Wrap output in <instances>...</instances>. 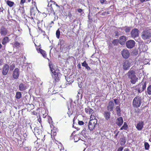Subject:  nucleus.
<instances>
[{
    "label": "nucleus",
    "instance_id": "f257e3e1",
    "mask_svg": "<svg viewBox=\"0 0 151 151\" xmlns=\"http://www.w3.org/2000/svg\"><path fill=\"white\" fill-rule=\"evenodd\" d=\"M47 59L48 60L49 65L52 77L56 81H58L60 80L62 75L58 70H56L55 66L52 63L51 61L48 59Z\"/></svg>",
    "mask_w": 151,
    "mask_h": 151
},
{
    "label": "nucleus",
    "instance_id": "f03ea898",
    "mask_svg": "<svg viewBox=\"0 0 151 151\" xmlns=\"http://www.w3.org/2000/svg\"><path fill=\"white\" fill-rule=\"evenodd\" d=\"M128 78L130 82L133 84H135L138 81V78L136 75L135 72L133 70H130L127 73Z\"/></svg>",
    "mask_w": 151,
    "mask_h": 151
},
{
    "label": "nucleus",
    "instance_id": "7ed1b4c3",
    "mask_svg": "<svg viewBox=\"0 0 151 151\" xmlns=\"http://www.w3.org/2000/svg\"><path fill=\"white\" fill-rule=\"evenodd\" d=\"M99 124L96 119L91 120L88 124V127L90 131L93 129L97 130H99Z\"/></svg>",
    "mask_w": 151,
    "mask_h": 151
},
{
    "label": "nucleus",
    "instance_id": "20e7f679",
    "mask_svg": "<svg viewBox=\"0 0 151 151\" xmlns=\"http://www.w3.org/2000/svg\"><path fill=\"white\" fill-rule=\"evenodd\" d=\"M146 82L142 81L135 86L134 90L138 93V94L139 95V93H142L146 89Z\"/></svg>",
    "mask_w": 151,
    "mask_h": 151
},
{
    "label": "nucleus",
    "instance_id": "39448f33",
    "mask_svg": "<svg viewBox=\"0 0 151 151\" xmlns=\"http://www.w3.org/2000/svg\"><path fill=\"white\" fill-rule=\"evenodd\" d=\"M141 96H137L132 101V106L134 108H138L141 105L142 101Z\"/></svg>",
    "mask_w": 151,
    "mask_h": 151
},
{
    "label": "nucleus",
    "instance_id": "423d86ee",
    "mask_svg": "<svg viewBox=\"0 0 151 151\" xmlns=\"http://www.w3.org/2000/svg\"><path fill=\"white\" fill-rule=\"evenodd\" d=\"M32 132H33L36 137L38 139H40L42 136V130L37 127H35L34 131L32 130Z\"/></svg>",
    "mask_w": 151,
    "mask_h": 151
},
{
    "label": "nucleus",
    "instance_id": "0eeeda50",
    "mask_svg": "<svg viewBox=\"0 0 151 151\" xmlns=\"http://www.w3.org/2000/svg\"><path fill=\"white\" fill-rule=\"evenodd\" d=\"M20 72L19 69L18 68H16L13 71L12 73V75L13 78L14 79H18Z\"/></svg>",
    "mask_w": 151,
    "mask_h": 151
},
{
    "label": "nucleus",
    "instance_id": "6e6552de",
    "mask_svg": "<svg viewBox=\"0 0 151 151\" xmlns=\"http://www.w3.org/2000/svg\"><path fill=\"white\" fill-rule=\"evenodd\" d=\"M135 44V41L133 40H128L126 43L127 47L129 49L133 48Z\"/></svg>",
    "mask_w": 151,
    "mask_h": 151
},
{
    "label": "nucleus",
    "instance_id": "1a4fd4ad",
    "mask_svg": "<svg viewBox=\"0 0 151 151\" xmlns=\"http://www.w3.org/2000/svg\"><path fill=\"white\" fill-rule=\"evenodd\" d=\"M130 66V62L128 60H126L123 64V68L125 70H129Z\"/></svg>",
    "mask_w": 151,
    "mask_h": 151
},
{
    "label": "nucleus",
    "instance_id": "9d476101",
    "mask_svg": "<svg viewBox=\"0 0 151 151\" xmlns=\"http://www.w3.org/2000/svg\"><path fill=\"white\" fill-rule=\"evenodd\" d=\"M115 106L114 101L112 100L110 101L107 107V110L112 111H113Z\"/></svg>",
    "mask_w": 151,
    "mask_h": 151
},
{
    "label": "nucleus",
    "instance_id": "9b49d317",
    "mask_svg": "<svg viewBox=\"0 0 151 151\" xmlns=\"http://www.w3.org/2000/svg\"><path fill=\"white\" fill-rule=\"evenodd\" d=\"M131 35L132 37H137L139 35V31L137 29L134 28L131 32Z\"/></svg>",
    "mask_w": 151,
    "mask_h": 151
},
{
    "label": "nucleus",
    "instance_id": "f8f14e48",
    "mask_svg": "<svg viewBox=\"0 0 151 151\" xmlns=\"http://www.w3.org/2000/svg\"><path fill=\"white\" fill-rule=\"evenodd\" d=\"M9 68V65L7 64H5L3 66L2 73L4 76H6L7 74Z\"/></svg>",
    "mask_w": 151,
    "mask_h": 151
},
{
    "label": "nucleus",
    "instance_id": "ddd939ff",
    "mask_svg": "<svg viewBox=\"0 0 151 151\" xmlns=\"http://www.w3.org/2000/svg\"><path fill=\"white\" fill-rule=\"evenodd\" d=\"M121 54L123 58L127 59L129 56L130 53L127 50L124 49L122 51Z\"/></svg>",
    "mask_w": 151,
    "mask_h": 151
},
{
    "label": "nucleus",
    "instance_id": "4468645a",
    "mask_svg": "<svg viewBox=\"0 0 151 151\" xmlns=\"http://www.w3.org/2000/svg\"><path fill=\"white\" fill-rule=\"evenodd\" d=\"M144 124L143 121H139L135 125L136 127L138 130L141 131L143 129Z\"/></svg>",
    "mask_w": 151,
    "mask_h": 151
},
{
    "label": "nucleus",
    "instance_id": "2eb2a0df",
    "mask_svg": "<svg viewBox=\"0 0 151 151\" xmlns=\"http://www.w3.org/2000/svg\"><path fill=\"white\" fill-rule=\"evenodd\" d=\"M142 36L144 38H150L151 37V33L149 30H145L143 31Z\"/></svg>",
    "mask_w": 151,
    "mask_h": 151
},
{
    "label": "nucleus",
    "instance_id": "dca6fc26",
    "mask_svg": "<svg viewBox=\"0 0 151 151\" xmlns=\"http://www.w3.org/2000/svg\"><path fill=\"white\" fill-rule=\"evenodd\" d=\"M110 111L108 110L105 111H104L103 115L106 120H108L110 118L111 114Z\"/></svg>",
    "mask_w": 151,
    "mask_h": 151
},
{
    "label": "nucleus",
    "instance_id": "f3484780",
    "mask_svg": "<svg viewBox=\"0 0 151 151\" xmlns=\"http://www.w3.org/2000/svg\"><path fill=\"white\" fill-rule=\"evenodd\" d=\"M18 88L19 90L21 91H24L27 89L26 85L25 83H20Z\"/></svg>",
    "mask_w": 151,
    "mask_h": 151
},
{
    "label": "nucleus",
    "instance_id": "a211bd4d",
    "mask_svg": "<svg viewBox=\"0 0 151 151\" xmlns=\"http://www.w3.org/2000/svg\"><path fill=\"white\" fill-rule=\"evenodd\" d=\"M123 118L122 117L118 118L116 119V124L119 127L122 126L123 123Z\"/></svg>",
    "mask_w": 151,
    "mask_h": 151
},
{
    "label": "nucleus",
    "instance_id": "6ab92c4d",
    "mask_svg": "<svg viewBox=\"0 0 151 151\" xmlns=\"http://www.w3.org/2000/svg\"><path fill=\"white\" fill-rule=\"evenodd\" d=\"M7 32V29L3 27H1L0 29V33L2 35H5Z\"/></svg>",
    "mask_w": 151,
    "mask_h": 151
},
{
    "label": "nucleus",
    "instance_id": "aec40b11",
    "mask_svg": "<svg viewBox=\"0 0 151 151\" xmlns=\"http://www.w3.org/2000/svg\"><path fill=\"white\" fill-rule=\"evenodd\" d=\"M72 108V107L71 105L70 106V108H69V107H68V111L67 113L69 116L70 115H71L73 112H75V111L74 108L73 109H72L71 108Z\"/></svg>",
    "mask_w": 151,
    "mask_h": 151
},
{
    "label": "nucleus",
    "instance_id": "412c9836",
    "mask_svg": "<svg viewBox=\"0 0 151 151\" xmlns=\"http://www.w3.org/2000/svg\"><path fill=\"white\" fill-rule=\"evenodd\" d=\"M116 110L117 115L119 116H120L121 115V110L120 105L116 106Z\"/></svg>",
    "mask_w": 151,
    "mask_h": 151
},
{
    "label": "nucleus",
    "instance_id": "4be33fe9",
    "mask_svg": "<svg viewBox=\"0 0 151 151\" xmlns=\"http://www.w3.org/2000/svg\"><path fill=\"white\" fill-rule=\"evenodd\" d=\"M120 28L122 30H123L124 28V30L126 32H129L132 28L131 27H127L125 26L124 27L122 28Z\"/></svg>",
    "mask_w": 151,
    "mask_h": 151
},
{
    "label": "nucleus",
    "instance_id": "5701e85b",
    "mask_svg": "<svg viewBox=\"0 0 151 151\" xmlns=\"http://www.w3.org/2000/svg\"><path fill=\"white\" fill-rule=\"evenodd\" d=\"M39 51L42 55L44 58H46L47 54L45 52L44 50L40 48H39Z\"/></svg>",
    "mask_w": 151,
    "mask_h": 151
},
{
    "label": "nucleus",
    "instance_id": "b1692460",
    "mask_svg": "<svg viewBox=\"0 0 151 151\" xmlns=\"http://www.w3.org/2000/svg\"><path fill=\"white\" fill-rule=\"evenodd\" d=\"M22 95L21 92H16L15 95V97L17 99H19L22 97Z\"/></svg>",
    "mask_w": 151,
    "mask_h": 151
},
{
    "label": "nucleus",
    "instance_id": "393cba45",
    "mask_svg": "<svg viewBox=\"0 0 151 151\" xmlns=\"http://www.w3.org/2000/svg\"><path fill=\"white\" fill-rule=\"evenodd\" d=\"M126 142V140L125 138H121L120 139V144L123 146L125 145Z\"/></svg>",
    "mask_w": 151,
    "mask_h": 151
},
{
    "label": "nucleus",
    "instance_id": "a878e982",
    "mask_svg": "<svg viewBox=\"0 0 151 151\" xmlns=\"http://www.w3.org/2000/svg\"><path fill=\"white\" fill-rule=\"evenodd\" d=\"M126 38H119V43L121 44V45H123L125 43V41L126 40Z\"/></svg>",
    "mask_w": 151,
    "mask_h": 151
},
{
    "label": "nucleus",
    "instance_id": "bb28decb",
    "mask_svg": "<svg viewBox=\"0 0 151 151\" xmlns=\"http://www.w3.org/2000/svg\"><path fill=\"white\" fill-rule=\"evenodd\" d=\"M146 92L148 95H151V85H149L147 88Z\"/></svg>",
    "mask_w": 151,
    "mask_h": 151
},
{
    "label": "nucleus",
    "instance_id": "cd10ccee",
    "mask_svg": "<svg viewBox=\"0 0 151 151\" xmlns=\"http://www.w3.org/2000/svg\"><path fill=\"white\" fill-rule=\"evenodd\" d=\"M7 4L10 7H12L13 6L14 4V3L13 2L9 0H8L6 2Z\"/></svg>",
    "mask_w": 151,
    "mask_h": 151
},
{
    "label": "nucleus",
    "instance_id": "c85d7f7f",
    "mask_svg": "<svg viewBox=\"0 0 151 151\" xmlns=\"http://www.w3.org/2000/svg\"><path fill=\"white\" fill-rule=\"evenodd\" d=\"M138 53V51L137 49H134L133 50L132 52V53L134 55H137Z\"/></svg>",
    "mask_w": 151,
    "mask_h": 151
},
{
    "label": "nucleus",
    "instance_id": "c756f323",
    "mask_svg": "<svg viewBox=\"0 0 151 151\" xmlns=\"http://www.w3.org/2000/svg\"><path fill=\"white\" fill-rule=\"evenodd\" d=\"M13 45L14 47L18 48L20 46V43L17 42L16 41L13 44Z\"/></svg>",
    "mask_w": 151,
    "mask_h": 151
},
{
    "label": "nucleus",
    "instance_id": "7c9ffc66",
    "mask_svg": "<svg viewBox=\"0 0 151 151\" xmlns=\"http://www.w3.org/2000/svg\"><path fill=\"white\" fill-rule=\"evenodd\" d=\"M86 129H83L82 130L81 133V134L82 135L84 138H86Z\"/></svg>",
    "mask_w": 151,
    "mask_h": 151
},
{
    "label": "nucleus",
    "instance_id": "2f4dec72",
    "mask_svg": "<svg viewBox=\"0 0 151 151\" xmlns=\"http://www.w3.org/2000/svg\"><path fill=\"white\" fill-rule=\"evenodd\" d=\"M83 97V95L82 94L80 93V91L79 92H78L77 96H76L77 99L78 100H79V97L81 99L82 97Z\"/></svg>",
    "mask_w": 151,
    "mask_h": 151
},
{
    "label": "nucleus",
    "instance_id": "473e14b6",
    "mask_svg": "<svg viewBox=\"0 0 151 151\" xmlns=\"http://www.w3.org/2000/svg\"><path fill=\"white\" fill-rule=\"evenodd\" d=\"M145 149L146 150H149L150 145L147 142H145L144 144Z\"/></svg>",
    "mask_w": 151,
    "mask_h": 151
},
{
    "label": "nucleus",
    "instance_id": "72a5a7b5",
    "mask_svg": "<svg viewBox=\"0 0 151 151\" xmlns=\"http://www.w3.org/2000/svg\"><path fill=\"white\" fill-rule=\"evenodd\" d=\"M122 127L124 130H127L128 128V125L126 122H124V124L122 126Z\"/></svg>",
    "mask_w": 151,
    "mask_h": 151
},
{
    "label": "nucleus",
    "instance_id": "f704fd0d",
    "mask_svg": "<svg viewBox=\"0 0 151 151\" xmlns=\"http://www.w3.org/2000/svg\"><path fill=\"white\" fill-rule=\"evenodd\" d=\"M112 43L114 44V45H117L119 43V40L115 39L112 42Z\"/></svg>",
    "mask_w": 151,
    "mask_h": 151
},
{
    "label": "nucleus",
    "instance_id": "c9c22d12",
    "mask_svg": "<svg viewBox=\"0 0 151 151\" xmlns=\"http://www.w3.org/2000/svg\"><path fill=\"white\" fill-rule=\"evenodd\" d=\"M15 65L14 63H12L10 66V70H13L15 67Z\"/></svg>",
    "mask_w": 151,
    "mask_h": 151
},
{
    "label": "nucleus",
    "instance_id": "e433bc0d",
    "mask_svg": "<svg viewBox=\"0 0 151 151\" xmlns=\"http://www.w3.org/2000/svg\"><path fill=\"white\" fill-rule=\"evenodd\" d=\"M60 34V32L59 29H58L56 32V35L57 38H59Z\"/></svg>",
    "mask_w": 151,
    "mask_h": 151
},
{
    "label": "nucleus",
    "instance_id": "4c0bfd02",
    "mask_svg": "<svg viewBox=\"0 0 151 151\" xmlns=\"http://www.w3.org/2000/svg\"><path fill=\"white\" fill-rule=\"evenodd\" d=\"M8 38H3L2 40V44L3 45H5L8 42Z\"/></svg>",
    "mask_w": 151,
    "mask_h": 151
},
{
    "label": "nucleus",
    "instance_id": "58836bf2",
    "mask_svg": "<svg viewBox=\"0 0 151 151\" xmlns=\"http://www.w3.org/2000/svg\"><path fill=\"white\" fill-rule=\"evenodd\" d=\"M114 101L116 105H118L120 103L118 99H114Z\"/></svg>",
    "mask_w": 151,
    "mask_h": 151
},
{
    "label": "nucleus",
    "instance_id": "ea45409f",
    "mask_svg": "<svg viewBox=\"0 0 151 151\" xmlns=\"http://www.w3.org/2000/svg\"><path fill=\"white\" fill-rule=\"evenodd\" d=\"M82 65L86 68V66L88 65V64L86 63V61H84L83 63H81Z\"/></svg>",
    "mask_w": 151,
    "mask_h": 151
},
{
    "label": "nucleus",
    "instance_id": "a19ab883",
    "mask_svg": "<svg viewBox=\"0 0 151 151\" xmlns=\"http://www.w3.org/2000/svg\"><path fill=\"white\" fill-rule=\"evenodd\" d=\"M31 15V16H35V15L36 13L34 12L33 9H31L30 10Z\"/></svg>",
    "mask_w": 151,
    "mask_h": 151
},
{
    "label": "nucleus",
    "instance_id": "79ce46f5",
    "mask_svg": "<svg viewBox=\"0 0 151 151\" xmlns=\"http://www.w3.org/2000/svg\"><path fill=\"white\" fill-rule=\"evenodd\" d=\"M89 107H88L87 108L85 109V111L87 113L89 114Z\"/></svg>",
    "mask_w": 151,
    "mask_h": 151
},
{
    "label": "nucleus",
    "instance_id": "37998d69",
    "mask_svg": "<svg viewBox=\"0 0 151 151\" xmlns=\"http://www.w3.org/2000/svg\"><path fill=\"white\" fill-rule=\"evenodd\" d=\"M59 42H60V45L61 46V45H63L64 42V40H63V39H61V40L60 39L59 40Z\"/></svg>",
    "mask_w": 151,
    "mask_h": 151
},
{
    "label": "nucleus",
    "instance_id": "c03bdc74",
    "mask_svg": "<svg viewBox=\"0 0 151 151\" xmlns=\"http://www.w3.org/2000/svg\"><path fill=\"white\" fill-rule=\"evenodd\" d=\"M28 124H29V125H30V129H31L32 131V130H33V131H34V130H33V129H32L33 128H35V125H33L32 126V125H31V124H30V123H29Z\"/></svg>",
    "mask_w": 151,
    "mask_h": 151
},
{
    "label": "nucleus",
    "instance_id": "a18cd8bd",
    "mask_svg": "<svg viewBox=\"0 0 151 151\" xmlns=\"http://www.w3.org/2000/svg\"><path fill=\"white\" fill-rule=\"evenodd\" d=\"M94 112V111L93 110L89 107V114H91L93 113Z\"/></svg>",
    "mask_w": 151,
    "mask_h": 151
},
{
    "label": "nucleus",
    "instance_id": "49530a36",
    "mask_svg": "<svg viewBox=\"0 0 151 151\" xmlns=\"http://www.w3.org/2000/svg\"><path fill=\"white\" fill-rule=\"evenodd\" d=\"M124 147H119L117 149V151H122Z\"/></svg>",
    "mask_w": 151,
    "mask_h": 151
},
{
    "label": "nucleus",
    "instance_id": "de8ad7c7",
    "mask_svg": "<svg viewBox=\"0 0 151 151\" xmlns=\"http://www.w3.org/2000/svg\"><path fill=\"white\" fill-rule=\"evenodd\" d=\"M65 79L66 80V81L68 82H70V83L73 82V81L72 80L71 81H70V78H67L66 79V78L65 77Z\"/></svg>",
    "mask_w": 151,
    "mask_h": 151
},
{
    "label": "nucleus",
    "instance_id": "09e8293b",
    "mask_svg": "<svg viewBox=\"0 0 151 151\" xmlns=\"http://www.w3.org/2000/svg\"><path fill=\"white\" fill-rule=\"evenodd\" d=\"M42 34L44 36V37H48L45 34V31H42Z\"/></svg>",
    "mask_w": 151,
    "mask_h": 151
},
{
    "label": "nucleus",
    "instance_id": "8fccbe9b",
    "mask_svg": "<svg viewBox=\"0 0 151 151\" xmlns=\"http://www.w3.org/2000/svg\"><path fill=\"white\" fill-rule=\"evenodd\" d=\"M84 122L83 121H79L78 124L79 125H83L84 124Z\"/></svg>",
    "mask_w": 151,
    "mask_h": 151
},
{
    "label": "nucleus",
    "instance_id": "3c124183",
    "mask_svg": "<svg viewBox=\"0 0 151 151\" xmlns=\"http://www.w3.org/2000/svg\"><path fill=\"white\" fill-rule=\"evenodd\" d=\"M100 2L102 3H106V0H100Z\"/></svg>",
    "mask_w": 151,
    "mask_h": 151
},
{
    "label": "nucleus",
    "instance_id": "603ef678",
    "mask_svg": "<svg viewBox=\"0 0 151 151\" xmlns=\"http://www.w3.org/2000/svg\"><path fill=\"white\" fill-rule=\"evenodd\" d=\"M140 1L141 3H143L145 1H150V0H139Z\"/></svg>",
    "mask_w": 151,
    "mask_h": 151
},
{
    "label": "nucleus",
    "instance_id": "864d4df0",
    "mask_svg": "<svg viewBox=\"0 0 151 151\" xmlns=\"http://www.w3.org/2000/svg\"><path fill=\"white\" fill-rule=\"evenodd\" d=\"M85 68L88 71L91 70V69L88 66V65Z\"/></svg>",
    "mask_w": 151,
    "mask_h": 151
},
{
    "label": "nucleus",
    "instance_id": "5fc2aeb1",
    "mask_svg": "<svg viewBox=\"0 0 151 151\" xmlns=\"http://www.w3.org/2000/svg\"><path fill=\"white\" fill-rule=\"evenodd\" d=\"M77 11L79 13H81L83 12V10L81 9H77Z\"/></svg>",
    "mask_w": 151,
    "mask_h": 151
},
{
    "label": "nucleus",
    "instance_id": "6e6d98bb",
    "mask_svg": "<svg viewBox=\"0 0 151 151\" xmlns=\"http://www.w3.org/2000/svg\"><path fill=\"white\" fill-rule=\"evenodd\" d=\"M77 67H78V68L79 69H81V65L80 63L78 64L77 65Z\"/></svg>",
    "mask_w": 151,
    "mask_h": 151
},
{
    "label": "nucleus",
    "instance_id": "4d7b16f0",
    "mask_svg": "<svg viewBox=\"0 0 151 151\" xmlns=\"http://www.w3.org/2000/svg\"><path fill=\"white\" fill-rule=\"evenodd\" d=\"M3 63V61L2 59H0V66Z\"/></svg>",
    "mask_w": 151,
    "mask_h": 151
},
{
    "label": "nucleus",
    "instance_id": "13d9d810",
    "mask_svg": "<svg viewBox=\"0 0 151 151\" xmlns=\"http://www.w3.org/2000/svg\"><path fill=\"white\" fill-rule=\"evenodd\" d=\"M114 34H115V35L116 36H118L119 33L117 32V31L115 32H114Z\"/></svg>",
    "mask_w": 151,
    "mask_h": 151
},
{
    "label": "nucleus",
    "instance_id": "bf43d9fd",
    "mask_svg": "<svg viewBox=\"0 0 151 151\" xmlns=\"http://www.w3.org/2000/svg\"><path fill=\"white\" fill-rule=\"evenodd\" d=\"M90 71L91 72L89 73V74L91 75L92 74L94 73L93 70L92 69H91Z\"/></svg>",
    "mask_w": 151,
    "mask_h": 151
},
{
    "label": "nucleus",
    "instance_id": "052dcab7",
    "mask_svg": "<svg viewBox=\"0 0 151 151\" xmlns=\"http://www.w3.org/2000/svg\"><path fill=\"white\" fill-rule=\"evenodd\" d=\"M124 151H130L129 149L128 148H125L124 150Z\"/></svg>",
    "mask_w": 151,
    "mask_h": 151
},
{
    "label": "nucleus",
    "instance_id": "680f3d73",
    "mask_svg": "<svg viewBox=\"0 0 151 151\" xmlns=\"http://www.w3.org/2000/svg\"><path fill=\"white\" fill-rule=\"evenodd\" d=\"M25 0H21V3L23 4L24 3H25Z\"/></svg>",
    "mask_w": 151,
    "mask_h": 151
},
{
    "label": "nucleus",
    "instance_id": "e2e57ef3",
    "mask_svg": "<svg viewBox=\"0 0 151 151\" xmlns=\"http://www.w3.org/2000/svg\"><path fill=\"white\" fill-rule=\"evenodd\" d=\"M61 151H64V147H63L62 148H61L60 150ZM65 151H66V150H65Z\"/></svg>",
    "mask_w": 151,
    "mask_h": 151
},
{
    "label": "nucleus",
    "instance_id": "0e129e2a",
    "mask_svg": "<svg viewBox=\"0 0 151 151\" xmlns=\"http://www.w3.org/2000/svg\"><path fill=\"white\" fill-rule=\"evenodd\" d=\"M118 132L115 135V136H114V137H117V135H118Z\"/></svg>",
    "mask_w": 151,
    "mask_h": 151
},
{
    "label": "nucleus",
    "instance_id": "69168bd1",
    "mask_svg": "<svg viewBox=\"0 0 151 151\" xmlns=\"http://www.w3.org/2000/svg\"><path fill=\"white\" fill-rule=\"evenodd\" d=\"M74 142H77V141H78V140H76V137H75L74 138Z\"/></svg>",
    "mask_w": 151,
    "mask_h": 151
},
{
    "label": "nucleus",
    "instance_id": "338daca9",
    "mask_svg": "<svg viewBox=\"0 0 151 151\" xmlns=\"http://www.w3.org/2000/svg\"><path fill=\"white\" fill-rule=\"evenodd\" d=\"M51 5H52V4H50V3H49L48 4V7L50 6H51Z\"/></svg>",
    "mask_w": 151,
    "mask_h": 151
},
{
    "label": "nucleus",
    "instance_id": "774afa93",
    "mask_svg": "<svg viewBox=\"0 0 151 151\" xmlns=\"http://www.w3.org/2000/svg\"><path fill=\"white\" fill-rule=\"evenodd\" d=\"M123 129H124V128H123V127L122 126L120 128V130H122Z\"/></svg>",
    "mask_w": 151,
    "mask_h": 151
}]
</instances>
